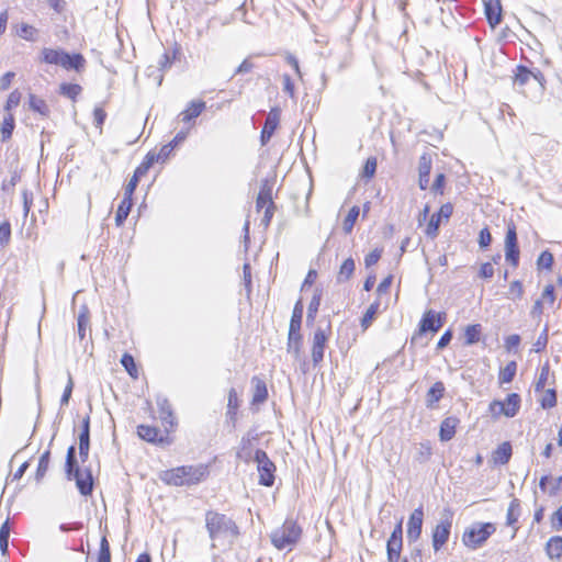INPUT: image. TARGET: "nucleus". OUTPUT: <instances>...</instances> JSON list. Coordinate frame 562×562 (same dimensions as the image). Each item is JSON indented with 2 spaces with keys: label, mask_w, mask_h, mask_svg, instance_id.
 I'll list each match as a JSON object with an SVG mask.
<instances>
[{
  "label": "nucleus",
  "mask_w": 562,
  "mask_h": 562,
  "mask_svg": "<svg viewBox=\"0 0 562 562\" xmlns=\"http://www.w3.org/2000/svg\"><path fill=\"white\" fill-rule=\"evenodd\" d=\"M445 317V313H436L432 310L426 311L419 322L417 335L422 336L427 331L437 333L442 327Z\"/></svg>",
  "instance_id": "14"
},
{
  "label": "nucleus",
  "mask_w": 562,
  "mask_h": 562,
  "mask_svg": "<svg viewBox=\"0 0 562 562\" xmlns=\"http://www.w3.org/2000/svg\"><path fill=\"white\" fill-rule=\"evenodd\" d=\"M16 35L27 42H34L38 37V30L27 23H21L16 27Z\"/></svg>",
  "instance_id": "38"
},
{
  "label": "nucleus",
  "mask_w": 562,
  "mask_h": 562,
  "mask_svg": "<svg viewBox=\"0 0 562 562\" xmlns=\"http://www.w3.org/2000/svg\"><path fill=\"white\" fill-rule=\"evenodd\" d=\"M424 521V510L423 507L416 508L409 516L407 522V537L412 541H416L422 535Z\"/></svg>",
  "instance_id": "21"
},
{
  "label": "nucleus",
  "mask_w": 562,
  "mask_h": 562,
  "mask_svg": "<svg viewBox=\"0 0 562 562\" xmlns=\"http://www.w3.org/2000/svg\"><path fill=\"white\" fill-rule=\"evenodd\" d=\"M321 301H322V290L316 289L314 292V295L308 304V310H307V318L308 319L313 321L316 317V314H317L319 305H321Z\"/></svg>",
  "instance_id": "53"
},
{
  "label": "nucleus",
  "mask_w": 562,
  "mask_h": 562,
  "mask_svg": "<svg viewBox=\"0 0 562 562\" xmlns=\"http://www.w3.org/2000/svg\"><path fill=\"white\" fill-rule=\"evenodd\" d=\"M75 454L76 449L74 446H70L67 450L65 462V472L67 477L76 481V486L80 494L85 496L91 495L93 491V477L91 470L89 468H79Z\"/></svg>",
  "instance_id": "5"
},
{
  "label": "nucleus",
  "mask_w": 562,
  "mask_h": 562,
  "mask_svg": "<svg viewBox=\"0 0 562 562\" xmlns=\"http://www.w3.org/2000/svg\"><path fill=\"white\" fill-rule=\"evenodd\" d=\"M58 92L59 94L70 99L72 102H76L82 92V87L78 83L63 82L59 85Z\"/></svg>",
  "instance_id": "34"
},
{
  "label": "nucleus",
  "mask_w": 562,
  "mask_h": 562,
  "mask_svg": "<svg viewBox=\"0 0 562 562\" xmlns=\"http://www.w3.org/2000/svg\"><path fill=\"white\" fill-rule=\"evenodd\" d=\"M251 383L254 385L251 404H262L268 398V389L266 382L258 376H254L251 379Z\"/></svg>",
  "instance_id": "30"
},
{
  "label": "nucleus",
  "mask_w": 562,
  "mask_h": 562,
  "mask_svg": "<svg viewBox=\"0 0 562 562\" xmlns=\"http://www.w3.org/2000/svg\"><path fill=\"white\" fill-rule=\"evenodd\" d=\"M149 171V168L140 161V164L135 168L133 176L128 180L127 184L124 187V195L133 198L134 192L143 177H145Z\"/></svg>",
  "instance_id": "26"
},
{
  "label": "nucleus",
  "mask_w": 562,
  "mask_h": 562,
  "mask_svg": "<svg viewBox=\"0 0 562 562\" xmlns=\"http://www.w3.org/2000/svg\"><path fill=\"white\" fill-rule=\"evenodd\" d=\"M176 147L169 142L162 145L159 150H149L143 158V162L150 169L156 162H165L172 154Z\"/></svg>",
  "instance_id": "20"
},
{
  "label": "nucleus",
  "mask_w": 562,
  "mask_h": 562,
  "mask_svg": "<svg viewBox=\"0 0 562 562\" xmlns=\"http://www.w3.org/2000/svg\"><path fill=\"white\" fill-rule=\"evenodd\" d=\"M86 64L87 61L82 54H69L64 50L59 66L65 70H75L76 72H81L85 70Z\"/></svg>",
  "instance_id": "22"
},
{
  "label": "nucleus",
  "mask_w": 562,
  "mask_h": 562,
  "mask_svg": "<svg viewBox=\"0 0 562 562\" xmlns=\"http://www.w3.org/2000/svg\"><path fill=\"white\" fill-rule=\"evenodd\" d=\"M64 49L44 47L41 52V61L46 65L59 66Z\"/></svg>",
  "instance_id": "32"
},
{
  "label": "nucleus",
  "mask_w": 562,
  "mask_h": 562,
  "mask_svg": "<svg viewBox=\"0 0 562 562\" xmlns=\"http://www.w3.org/2000/svg\"><path fill=\"white\" fill-rule=\"evenodd\" d=\"M14 126H15V121H14L13 114L8 113V115L4 116L1 127H0L1 139L3 142L9 140L11 138Z\"/></svg>",
  "instance_id": "48"
},
{
  "label": "nucleus",
  "mask_w": 562,
  "mask_h": 562,
  "mask_svg": "<svg viewBox=\"0 0 562 562\" xmlns=\"http://www.w3.org/2000/svg\"><path fill=\"white\" fill-rule=\"evenodd\" d=\"M482 335L481 324L468 325L464 329V344L470 346L480 341Z\"/></svg>",
  "instance_id": "37"
},
{
  "label": "nucleus",
  "mask_w": 562,
  "mask_h": 562,
  "mask_svg": "<svg viewBox=\"0 0 562 562\" xmlns=\"http://www.w3.org/2000/svg\"><path fill=\"white\" fill-rule=\"evenodd\" d=\"M521 515V503L517 497H513L509 502L506 513V525L513 528V537L516 536L519 526L518 520Z\"/></svg>",
  "instance_id": "24"
},
{
  "label": "nucleus",
  "mask_w": 562,
  "mask_h": 562,
  "mask_svg": "<svg viewBox=\"0 0 562 562\" xmlns=\"http://www.w3.org/2000/svg\"><path fill=\"white\" fill-rule=\"evenodd\" d=\"M524 295V284L520 280H514L509 283L507 299L512 301L520 300Z\"/></svg>",
  "instance_id": "51"
},
{
  "label": "nucleus",
  "mask_w": 562,
  "mask_h": 562,
  "mask_svg": "<svg viewBox=\"0 0 562 562\" xmlns=\"http://www.w3.org/2000/svg\"><path fill=\"white\" fill-rule=\"evenodd\" d=\"M554 263L553 254L550 250H543L537 258L536 265L539 271H551Z\"/></svg>",
  "instance_id": "43"
},
{
  "label": "nucleus",
  "mask_w": 562,
  "mask_h": 562,
  "mask_svg": "<svg viewBox=\"0 0 562 562\" xmlns=\"http://www.w3.org/2000/svg\"><path fill=\"white\" fill-rule=\"evenodd\" d=\"M452 521L450 518L438 522L431 532V542L435 551H439L449 540Z\"/></svg>",
  "instance_id": "17"
},
{
  "label": "nucleus",
  "mask_w": 562,
  "mask_h": 562,
  "mask_svg": "<svg viewBox=\"0 0 562 562\" xmlns=\"http://www.w3.org/2000/svg\"><path fill=\"white\" fill-rule=\"evenodd\" d=\"M380 301L376 300L367 308L366 313L361 318V327L363 330H367L374 319L375 315L379 313Z\"/></svg>",
  "instance_id": "45"
},
{
  "label": "nucleus",
  "mask_w": 562,
  "mask_h": 562,
  "mask_svg": "<svg viewBox=\"0 0 562 562\" xmlns=\"http://www.w3.org/2000/svg\"><path fill=\"white\" fill-rule=\"evenodd\" d=\"M513 448L509 441L502 442L493 452L492 460L495 464H507L512 458Z\"/></svg>",
  "instance_id": "29"
},
{
  "label": "nucleus",
  "mask_w": 562,
  "mask_h": 562,
  "mask_svg": "<svg viewBox=\"0 0 562 562\" xmlns=\"http://www.w3.org/2000/svg\"><path fill=\"white\" fill-rule=\"evenodd\" d=\"M520 251L517 240L516 225L513 221L507 224L505 236V258L514 267L519 265Z\"/></svg>",
  "instance_id": "12"
},
{
  "label": "nucleus",
  "mask_w": 562,
  "mask_h": 562,
  "mask_svg": "<svg viewBox=\"0 0 562 562\" xmlns=\"http://www.w3.org/2000/svg\"><path fill=\"white\" fill-rule=\"evenodd\" d=\"M546 551L550 559L559 560L562 557V537H551L547 542Z\"/></svg>",
  "instance_id": "35"
},
{
  "label": "nucleus",
  "mask_w": 562,
  "mask_h": 562,
  "mask_svg": "<svg viewBox=\"0 0 562 562\" xmlns=\"http://www.w3.org/2000/svg\"><path fill=\"white\" fill-rule=\"evenodd\" d=\"M540 300L548 306H553L557 300V295L554 285L552 283H549L544 286Z\"/></svg>",
  "instance_id": "56"
},
{
  "label": "nucleus",
  "mask_w": 562,
  "mask_h": 562,
  "mask_svg": "<svg viewBox=\"0 0 562 562\" xmlns=\"http://www.w3.org/2000/svg\"><path fill=\"white\" fill-rule=\"evenodd\" d=\"M403 549V519L395 525L386 543L389 562H398Z\"/></svg>",
  "instance_id": "13"
},
{
  "label": "nucleus",
  "mask_w": 562,
  "mask_h": 562,
  "mask_svg": "<svg viewBox=\"0 0 562 562\" xmlns=\"http://www.w3.org/2000/svg\"><path fill=\"white\" fill-rule=\"evenodd\" d=\"M446 386L442 381L435 382L426 394V405L428 408L437 407L438 402L445 396Z\"/></svg>",
  "instance_id": "28"
},
{
  "label": "nucleus",
  "mask_w": 562,
  "mask_h": 562,
  "mask_svg": "<svg viewBox=\"0 0 562 562\" xmlns=\"http://www.w3.org/2000/svg\"><path fill=\"white\" fill-rule=\"evenodd\" d=\"M106 119V112L102 106H95L93 110V122L94 126L102 133L103 124Z\"/></svg>",
  "instance_id": "61"
},
{
  "label": "nucleus",
  "mask_w": 562,
  "mask_h": 562,
  "mask_svg": "<svg viewBox=\"0 0 562 562\" xmlns=\"http://www.w3.org/2000/svg\"><path fill=\"white\" fill-rule=\"evenodd\" d=\"M355 269V260L352 258L345 259L339 267L337 276L338 281H348L352 277Z\"/></svg>",
  "instance_id": "42"
},
{
  "label": "nucleus",
  "mask_w": 562,
  "mask_h": 562,
  "mask_svg": "<svg viewBox=\"0 0 562 562\" xmlns=\"http://www.w3.org/2000/svg\"><path fill=\"white\" fill-rule=\"evenodd\" d=\"M281 110L279 108H272L265 121L263 127L260 133L261 145H267L274 132L280 125Z\"/></svg>",
  "instance_id": "16"
},
{
  "label": "nucleus",
  "mask_w": 562,
  "mask_h": 562,
  "mask_svg": "<svg viewBox=\"0 0 562 562\" xmlns=\"http://www.w3.org/2000/svg\"><path fill=\"white\" fill-rule=\"evenodd\" d=\"M393 282V276L389 274L386 276L378 285L376 293L379 297H381L383 294H386L392 285Z\"/></svg>",
  "instance_id": "64"
},
{
  "label": "nucleus",
  "mask_w": 562,
  "mask_h": 562,
  "mask_svg": "<svg viewBox=\"0 0 562 562\" xmlns=\"http://www.w3.org/2000/svg\"><path fill=\"white\" fill-rule=\"evenodd\" d=\"M520 406V395L518 393H509L504 400H493L488 404L487 413L494 420L502 416L513 418L518 414Z\"/></svg>",
  "instance_id": "7"
},
{
  "label": "nucleus",
  "mask_w": 562,
  "mask_h": 562,
  "mask_svg": "<svg viewBox=\"0 0 562 562\" xmlns=\"http://www.w3.org/2000/svg\"><path fill=\"white\" fill-rule=\"evenodd\" d=\"M496 531L493 522H477L467 528L462 533V543L470 550L482 548Z\"/></svg>",
  "instance_id": "6"
},
{
  "label": "nucleus",
  "mask_w": 562,
  "mask_h": 562,
  "mask_svg": "<svg viewBox=\"0 0 562 562\" xmlns=\"http://www.w3.org/2000/svg\"><path fill=\"white\" fill-rule=\"evenodd\" d=\"M255 461L257 462L259 484L267 487L272 486L276 479V464L269 459L267 452L261 449L256 450Z\"/></svg>",
  "instance_id": "9"
},
{
  "label": "nucleus",
  "mask_w": 562,
  "mask_h": 562,
  "mask_svg": "<svg viewBox=\"0 0 562 562\" xmlns=\"http://www.w3.org/2000/svg\"><path fill=\"white\" fill-rule=\"evenodd\" d=\"M160 420L162 429L147 424H140L136 428L137 436L151 445L166 447L175 441V432L178 427V419L168 403L164 400L159 406Z\"/></svg>",
  "instance_id": "1"
},
{
  "label": "nucleus",
  "mask_w": 562,
  "mask_h": 562,
  "mask_svg": "<svg viewBox=\"0 0 562 562\" xmlns=\"http://www.w3.org/2000/svg\"><path fill=\"white\" fill-rule=\"evenodd\" d=\"M239 408V398L235 389H231L228 391V400H227V415L232 419L235 425L237 418V412Z\"/></svg>",
  "instance_id": "40"
},
{
  "label": "nucleus",
  "mask_w": 562,
  "mask_h": 562,
  "mask_svg": "<svg viewBox=\"0 0 562 562\" xmlns=\"http://www.w3.org/2000/svg\"><path fill=\"white\" fill-rule=\"evenodd\" d=\"M303 537V527L297 519L286 517L282 525L270 533L271 544L277 550L292 551Z\"/></svg>",
  "instance_id": "4"
},
{
  "label": "nucleus",
  "mask_w": 562,
  "mask_h": 562,
  "mask_svg": "<svg viewBox=\"0 0 562 562\" xmlns=\"http://www.w3.org/2000/svg\"><path fill=\"white\" fill-rule=\"evenodd\" d=\"M90 450V419L85 417L79 434V457L82 463L88 460Z\"/></svg>",
  "instance_id": "23"
},
{
  "label": "nucleus",
  "mask_w": 562,
  "mask_h": 562,
  "mask_svg": "<svg viewBox=\"0 0 562 562\" xmlns=\"http://www.w3.org/2000/svg\"><path fill=\"white\" fill-rule=\"evenodd\" d=\"M550 378L553 379V375L550 372L549 363H544L540 370L539 376L536 381L535 390L536 392H542L544 387L550 384Z\"/></svg>",
  "instance_id": "47"
},
{
  "label": "nucleus",
  "mask_w": 562,
  "mask_h": 562,
  "mask_svg": "<svg viewBox=\"0 0 562 562\" xmlns=\"http://www.w3.org/2000/svg\"><path fill=\"white\" fill-rule=\"evenodd\" d=\"M360 207L358 205H353L349 211L346 217L342 221V229L345 234H350L353 229V226L359 217Z\"/></svg>",
  "instance_id": "41"
},
{
  "label": "nucleus",
  "mask_w": 562,
  "mask_h": 562,
  "mask_svg": "<svg viewBox=\"0 0 562 562\" xmlns=\"http://www.w3.org/2000/svg\"><path fill=\"white\" fill-rule=\"evenodd\" d=\"M49 462H50V451L46 450L42 453V456L40 457V460H38V464H37V469H36V473H35V479L37 481L43 480V477L46 475L48 468H49Z\"/></svg>",
  "instance_id": "49"
},
{
  "label": "nucleus",
  "mask_w": 562,
  "mask_h": 562,
  "mask_svg": "<svg viewBox=\"0 0 562 562\" xmlns=\"http://www.w3.org/2000/svg\"><path fill=\"white\" fill-rule=\"evenodd\" d=\"M9 536H10V526L7 520L0 527V550L2 551V553H5L8 551Z\"/></svg>",
  "instance_id": "58"
},
{
  "label": "nucleus",
  "mask_w": 562,
  "mask_h": 562,
  "mask_svg": "<svg viewBox=\"0 0 562 562\" xmlns=\"http://www.w3.org/2000/svg\"><path fill=\"white\" fill-rule=\"evenodd\" d=\"M133 206V198L124 195L122 201L120 202L117 210L115 212V225L117 227L122 226L127 218L131 209Z\"/></svg>",
  "instance_id": "31"
},
{
  "label": "nucleus",
  "mask_w": 562,
  "mask_h": 562,
  "mask_svg": "<svg viewBox=\"0 0 562 562\" xmlns=\"http://www.w3.org/2000/svg\"><path fill=\"white\" fill-rule=\"evenodd\" d=\"M331 336V326L318 327L315 329L311 345V357L314 366H318L324 359L326 345Z\"/></svg>",
  "instance_id": "11"
},
{
  "label": "nucleus",
  "mask_w": 562,
  "mask_h": 562,
  "mask_svg": "<svg viewBox=\"0 0 562 562\" xmlns=\"http://www.w3.org/2000/svg\"><path fill=\"white\" fill-rule=\"evenodd\" d=\"M302 318H303V303L302 300H297L294 304L292 316L289 325L288 333V349L299 356L302 350Z\"/></svg>",
  "instance_id": "8"
},
{
  "label": "nucleus",
  "mask_w": 562,
  "mask_h": 562,
  "mask_svg": "<svg viewBox=\"0 0 562 562\" xmlns=\"http://www.w3.org/2000/svg\"><path fill=\"white\" fill-rule=\"evenodd\" d=\"M446 175L443 172H440L436 176L435 181L428 189H430V191L435 194L443 195L446 189Z\"/></svg>",
  "instance_id": "55"
},
{
  "label": "nucleus",
  "mask_w": 562,
  "mask_h": 562,
  "mask_svg": "<svg viewBox=\"0 0 562 562\" xmlns=\"http://www.w3.org/2000/svg\"><path fill=\"white\" fill-rule=\"evenodd\" d=\"M205 109V101L201 99L192 100L188 103L186 109L180 112L179 117L186 127L192 128L195 124V119L200 116Z\"/></svg>",
  "instance_id": "15"
},
{
  "label": "nucleus",
  "mask_w": 562,
  "mask_h": 562,
  "mask_svg": "<svg viewBox=\"0 0 562 562\" xmlns=\"http://www.w3.org/2000/svg\"><path fill=\"white\" fill-rule=\"evenodd\" d=\"M560 482H561V479H559L555 483H553L552 476L544 475V476H542L540 479L539 486H540L542 492H547L548 491V485L552 484V488L550 490V493L554 494L558 491L559 486H560Z\"/></svg>",
  "instance_id": "63"
},
{
  "label": "nucleus",
  "mask_w": 562,
  "mask_h": 562,
  "mask_svg": "<svg viewBox=\"0 0 562 562\" xmlns=\"http://www.w3.org/2000/svg\"><path fill=\"white\" fill-rule=\"evenodd\" d=\"M558 398L554 389L543 390V394L540 398V405L544 409H550L557 406Z\"/></svg>",
  "instance_id": "50"
},
{
  "label": "nucleus",
  "mask_w": 562,
  "mask_h": 562,
  "mask_svg": "<svg viewBox=\"0 0 562 562\" xmlns=\"http://www.w3.org/2000/svg\"><path fill=\"white\" fill-rule=\"evenodd\" d=\"M256 209L258 212L263 211V216L261 220V224L265 228H267L274 215L276 205L272 199V189L268 184H263L256 200Z\"/></svg>",
  "instance_id": "10"
},
{
  "label": "nucleus",
  "mask_w": 562,
  "mask_h": 562,
  "mask_svg": "<svg viewBox=\"0 0 562 562\" xmlns=\"http://www.w3.org/2000/svg\"><path fill=\"white\" fill-rule=\"evenodd\" d=\"M484 12L488 25L495 29L503 20V8L501 0H484Z\"/></svg>",
  "instance_id": "18"
},
{
  "label": "nucleus",
  "mask_w": 562,
  "mask_h": 562,
  "mask_svg": "<svg viewBox=\"0 0 562 562\" xmlns=\"http://www.w3.org/2000/svg\"><path fill=\"white\" fill-rule=\"evenodd\" d=\"M531 78L540 80L543 78V76L541 72H532L526 66L522 65H518L516 67L514 72V85H517L518 87H524L530 81Z\"/></svg>",
  "instance_id": "27"
},
{
  "label": "nucleus",
  "mask_w": 562,
  "mask_h": 562,
  "mask_svg": "<svg viewBox=\"0 0 562 562\" xmlns=\"http://www.w3.org/2000/svg\"><path fill=\"white\" fill-rule=\"evenodd\" d=\"M11 224L9 221H3L0 224V246L5 247L10 244L11 240Z\"/></svg>",
  "instance_id": "57"
},
{
  "label": "nucleus",
  "mask_w": 562,
  "mask_h": 562,
  "mask_svg": "<svg viewBox=\"0 0 562 562\" xmlns=\"http://www.w3.org/2000/svg\"><path fill=\"white\" fill-rule=\"evenodd\" d=\"M21 99H22L21 92L18 89L13 90L7 99L4 110L7 112L11 113V111L20 104Z\"/></svg>",
  "instance_id": "59"
},
{
  "label": "nucleus",
  "mask_w": 562,
  "mask_h": 562,
  "mask_svg": "<svg viewBox=\"0 0 562 562\" xmlns=\"http://www.w3.org/2000/svg\"><path fill=\"white\" fill-rule=\"evenodd\" d=\"M442 221V217L436 212L431 214L427 221L425 227V235L431 239L436 238L439 234V226Z\"/></svg>",
  "instance_id": "39"
},
{
  "label": "nucleus",
  "mask_w": 562,
  "mask_h": 562,
  "mask_svg": "<svg viewBox=\"0 0 562 562\" xmlns=\"http://www.w3.org/2000/svg\"><path fill=\"white\" fill-rule=\"evenodd\" d=\"M517 372V363L516 361H509L504 368L499 370L498 373V383L499 385L510 383Z\"/></svg>",
  "instance_id": "36"
},
{
  "label": "nucleus",
  "mask_w": 562,
  "mask_h": 562,
  "mask_svg": "<svg viewBox=\"0 0 562 562\" xmlns=\"http://www.w3.org/2000/svg\"><path fill=\"white\" fill-rule=\"evenodd\" d=\"M432 168V158L428 153H424L418 161V187L425 191L429 188V176Z\"/></svg>",
  "instance_id": "19"
},
{
  "label": "nucleus",
  "mask_w": 562,
  "mask_h": 562,
  "mask_svg": "<svg viewBox=\"0 0 562 562\" xmlns=\"http://www.w3.org/2000/svg\"><path fill=\"white\" fill-rule=\"evenodd\" d=\"M378 160L375 157H369L363 166L362 176L367 179H372L375 175Z\"/></svg>",
  "instance_id": "60"
},
{
  "label": "nucleus",
  "mask_w": 562,
  "mask_h": 562,
  "mask_svg": "<svg viewBox=\"0 0 562 562\" xmlns=\"http://www.w3.org/2000/svg\"><path fill=\"white\" fill-rule=\"evenodd\" d=\"M29 106L33 112L38 113L44 117H48L50 110L46 101L34 93L29 95Z\"/></svg>",
  "instance_id": "33"
},
{
  "label": "nucleus",
  "mask_w": 562,
  "mask_h": 562,
  "mask_svg": "<svg viewBox=\"0 0 562 562\" xmlns=\"http://www.w3.org/2000/svg\"><path fill=\"white\" fill-rule=\"evenodd\" d=\"M459 424L460 419L458 417L448 416L443 418L439 426V439L443 442L451 440L457 432Z\"/></svg>",
  "instance_id": "25"
},
{
  "label": "nucleus",
  "mask_w": 562,
  "mask_h": 562,
  "mask_svg": "<svg viewBox=\"0 0 562 562\" xmlns=\"http://www.w3.org/2000/svg\"><path fill=\"white\" fill-rule=\"evenodd\" d=\"M78 336L80 340H83L88 333H90V316L87 311L79 313L77 318Z\"/></svg>",
  "instance_id": "46"
},
{
  "label": "nucleus",
  "mask_w": 562,
  "mask_h": 562,
  "mask_svg": "<svg viewBox=\"0 0 562 562\" xmlns=\"http://www.w3.org/2000/svg\"><path fill=\"white\" fill-rule=\"evenodd\" d=\"M432 456V447L429 441L420 442L415 452V460L419 463H425L430 460Z\"/></svg>",
  "instance_id": "44"
},
{
  "label": "nucleus",
  "mask_w": 562,
  "mask_h": 562,
  "mask_svg": "<svg viewBox=\"0 0 562 562\" xmlns=\"http://www.w3.org/2000/svg\"><path fill=\"white\" fill-rule=\"evenodd\" d=\"M121 363L124 367V369L127 371V373L131 375V378H133V379L138 378V370H137L136 363H135L132 355L124 353L121 358Z\"/></svg>",
  "instance_id": "54"
},
{
  "label": "nucleus",
  "mask_w": 562,
  "mask_h": 562,
  "mask_svg": "<svg viewBox=\"0 0 562 562\" xmlns=\"http://www.w3.org/2000/svg\"><path fill=\"white\" fill-rule=\"evenodd\" d=\"M209 476V467L203 463L184 464L164 470L159 480L167 486L190 487L205 481Z\"/></svg>",
  "instance_id": "2"
},
{
  "label": "nucleus",
  "mask_w": 562,
  "mask_h": 562,
  "mask_svg": "<svg viewBox=\"0 0 562 562\" xmlns=\"http://www.w3.org/2000/svg\"><path fill=\"white\" fill-rule=\"evenodd\" d=\"M97 562H111L110 543L105 535H103L100 540Z\"/></svg>",
  "instance_id": "52"
},
{
  "label": "nucleus",
  "mask_w": 562,
  "mask_h": 562,
  "mask_svg": "<svg viewBox=\"0 0 562 562\" xmlns=\"http://www.w3.org/2000/svg\"><path fill=\"white\" fill-rule=\"evenodd\" d=\"M205 528L213 541L232 542L239 536V528L232 517L217 510L205 513Z\"/></svg>",
  "instance_id": "3"
},
{
  "label": "nucleus",
  "mask_w": 562,
  "mask_h": 562,
  "mask_svg": "<svg viewBox=\"0 0 562 562\" xmlns=\"http://www.w3.org/2000/svg\"><path fill=\"white\" fill-rule=\"evenodd\" d=\"M383 254V248H374L364 257V266L367 268H370L378 263V261L381 259Z\"/></svg>",
  "instance_id": "62"
}]
</instances>
